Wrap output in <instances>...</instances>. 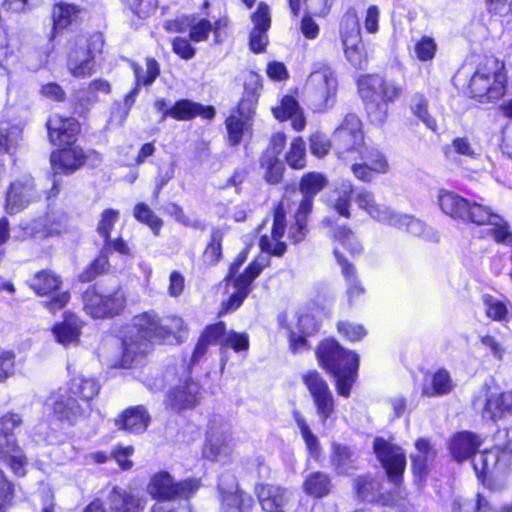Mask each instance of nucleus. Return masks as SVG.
I'll return each instance as SVG.
<instances>
[{"label": "nucleus", "mask_w": 512, "mask_h": 512, "mask_svg": "<svg viewBox=\"0 0 512 512\" xmlns=\"http://www.w3.org/2000/svg\"><path fill=\"white\" fill-rule=\"evenodd\" d=\"M165 329L162 319L153 312L135 316L122 339V365L131 366L138 356L147 352L150 343L165 341Z\"/></svg>", "instance_id": "obj_1"}, {"label": "nucleus", "mask_w": 512, "mask_h": 512, "mask_svg": "<svg viewBox=\"0 0 512 512\" xmlns=\"http://www.w3.org/2000/svg\"><path fill=\"white\" fill-rule=\"evenodd\" d=\"M316 355L320 365L336 378L337 392L349 397L359 367L358 355L345 350L333 339L323 341Z\"/></svg>", "instance_id": "obj_2"}, {"label": "nucleus", "mask_w": 512, "mask_h": 512, "mask_svg": "<svg viewBox=\"0 0 512 512\" xmlns=\"http://www.w3.org/2000/svg\"><path fill=\"white\" fill-rule=\"evenodd\" d=\"M358 87L367 114L376 124L386 120L388 104L396 101L403 91L401 85L386 81L378 75L365 76L359 81Z\"/></svg>", "instance_id": "obj_3"}, {"label": "nucleus", "mask_w": 512, "mask_h": 512, "mask_svg": "<svg viewBox=\"0 0 512 512\" xmlns=\"http://www.w3.org/2000/svg\"><path fill=\"white\" fill-rule=\"evenodd\" d=\"M505 65L495 57H489L472 75L470 93L480 102L500 99L506 90Z\"/></svg>", "instance_id": "obj_4"}, {"label": "nucleus", "mask_w": 512, "mask_h": 512, "mask_svg": "<svg viewBox=\"0 0 512 512\" xmlns=\"http://www.w3.org/2000/svg\"><path fill=\"white\" fill-rule=\"evenodd\" d=\"M441 211L453 220L481 226L489 219L488 206L470 201L453 191L440 190L437 196Z\"/></svg>", "instance_id": "obj_5"}, {"label": "nucleus", "mask_w": 512, "mask_h": 512, "mask_svg": "<svg viewBox=\"0 0 512 512\" xmlns=\"http://www.w3.org/2000/svg\"><path fill=\"white\" fill-rule=\"evenodd\" d=\"M503 434L508 438L503 447L486 449L472 458L473 469L478 479L484 484L505 473L512 464V430H505Z\"/></svg>", "instance_id": "obj_6"}, {"label": "nucleus", "mask_w": 512, "mask_h": 512, "mask_svg": "<svg viewBox=\"0 0 512 512\" xmlns=\"http://www.w3.org/2000/svg\"><path fill=\"white\" fill-rule=\"evenodd\" d=\"M201 482L196 478H188L176 482L168 472H158L152 476L147 486L149 495L161 501L189 499L200 488Z\"/></svg>", "instance_id": "obj_7"}, {"label": "nucleus", "mask_w": 512, "mask_h": 512, "mask_svg": "<svg viewBox=\"0 0 512 512\" xmlns=\"http://www.w3.org/2000/svg\"><path fill=\"white\" fill-rule=\"evenodd\" d=\"M335 151L339 159L357 161L364 149L361 121L355 114H347L334 133Z\"/></svg>", "instance_id": "obj_8"}, {"label": "nucleus", "mask_w": 512, "mask_h": 512, "mask_svg": "<svg viewBox=\"0 0 512 512\" xmlns=\"http://www.w3.org/2000/svg\"><path fill=\"white\" fill-rule=\"evenodd\" d=\"M338 88L337 78L330 67L313 71L306 84L307 97L315 111L333 106Z\"/></svg>", "instance_id": "obj_9"}, {"label": "nucleus", "mask_w": 512, "mask_h": 512, "mask_svg": "<svg viewBox=\"0 0 512 512\" xmlns=\"http://www.w3.org/2000/svg\"><path fill=\"white\" fill-rule=\"evenodd\" d=\"M82 298L85 312L93 318L118 315L123 311L126 303V297L122 289L104 294L96 287H89Z\"/></svg>", "instance_id": "obj_10"}, {"label": "nucleus", "mask_w": 512, "mask_h": 512, "mask_svg": "<svg viewBox=\"0 0 512 512\" xmlns=\"http://www.w3.org/2000/svg\"><path fill=\"white\" fill-rule=\"evenodd\" d=\"M302 380L313 399L321 423L325 425L328 418L335 412L334 396L328 383L317 371L305 373Z\"/></svg>", "instance_id": "obj_11"}, {"label": "nucleus", "mask_w": 512, "mask_h": 512, "mask_svg": "<svg viewBox=\"0 0 512 512\" xmlns=\"http://www.w3.org/2000/svg\"><path fill=\"white\" fill-rule=\"evenodd\" d=\"M239 265L240 263L230 267L228 279L233 280L236 291L229 297L227 302L223 303L221 313L232 312L240 307L250 292L251 283L259 276L265 266L258 261H254L245 269L244 273L234 278Z\"/></svg>", "instance_id": "obj_12"}, {"label": "nucleus", "mask_w": 512, "mask_h": 512, "mask_svg": "<svg viewBox=\"0 0 512 512\" xmlns=\"http://www.w3.org/2000/svg\"><path fill=\"white\" fill-rule=\"evenodd\" d=\"M373 449L389 479L398 487L406 466V457L402 449L380 437L375 438Z\"/></svg>", "instance_id": "obj_13"}, {"label": "nucleus", "mask_w": 512, "mask_h": 512, "mask_svg": "<svg viewBox=\"0 0 512 512\" xmlns=\"http://www.w3.org/2000/svg\"><path fill=\"white\" fill-rule=\"evenodd\" d=\"M111 512H143L146 500L123 488L113 487L108 495ZM83 512H106L103 503L96 499L91 502Z\"/></svg>", "instance_id": "obj_14"}, {"label": "nucleus", "mask_w": 512, "mask_h": 512, "mask_svg": "<svg viewBox=\"0 0 512 512\" xmlns=\"http://www.w3.org/2000/svg\"><path fill=\"white\" fill-rule=\"evenodd\" d=\"M290 199L285 196L274 211L271 236L263 235L260 239L262 251L272 255L282 256L286 252V243L281 241L286 228V213L290 209Z\"/></svg>", "instance_id": "obj_15"}, {"label": "nucleus", "mask_w": 512, "mask_h": 512, "mask_svg": "<svg viewBox=\"0 0 512 512\" xmlns=\"http://www.w3.org/2000/svg\"><path fill=\"white\" fill-rule=\"evenodd\" d=\"M233 451L231 429L228 424H211L203 450L204 456L211 461H225Z\"/></svg>", "instance_id": "obj_16"}, {"label": "nucleus", "mask_w": 512, "mask_h": 512, "mask_svg": "<svg viewBox=\"0 0 512 512\" xmlns=\"http://www.w3.org/2000/svg\"><path fill=\"white\" fill-rule=\"evenodd\" d=\"M68 389H59L53 392L46 400V405L54 415L74 425L87 415V411L81 407Z\"/></svg>", "instance_id": "obj_17"}, {"label": "nucleus", "mask_w": 512, "mask_h": 512, "mask_svg": "<svg viewBox=\"0 0 512 512\" xmlns=\"http://www.w3.org/2000/svg\"><path fill=\"white\" fill-rule=\"evenodd\" d=\"M39 194L31 176H23L11 183L6 194L5 210L9 214H16L36 201Z\"/></svg>", "instance_id": "obj_18"}, {"label": "nucleus", "mask_w": 512, "mask_h": 512, "mask_svg": "<svg viewBox=\"0 0 512 512\" xmlns=\"http://www.w3.org/2000/svg\"><path fill=\"white\" fill-rule=\"evenodd\" d=\"M218 489L223 507L235 508L238 512H251L254 504L253 498L239 489L236 478L232 474L221 475Z\"/></svg>", "instance_id": "obj_19"}, {"label": "nucleus", "mask_w": 512, "mask_h": 512, "mask_svg": "<svg viewBox=\"0 0 512 512\" xmlns=\"http://www.w3.org/2000/svg\"><path fill=\"white\" fill-rule=\"evenodd\" d=\"M47 129L50 142L61 147L71 145L76 141L80 125L73 117L65 118L54 114L47 121Z\"/></svg>", "instance_id": "obj_20"}, {"label": "nucleus", "mask_w": 512, "mask_h": 512, "mask_svg": "<svg viewBox=\"0 0 512 512\" xmlns=\"http://www.w3.org/2000/svg\"><path fill=\"white\" fill-rule=\"evenodd\" d=\"M68 70L77 78L90 76L94 72L95 60L86 38L80 37L70 47L67 61Z\"/></svg>", "instance_id": "obj_21"}, {"label": "nucleus", "mask_w": 512, "mask_h": 512, "mask_svg": "<svg viewBox=\"0 0 512 512\" xmlns=\"http://www.w3.org/2000/svg\"><path fill=\"white\" fill-rule=\"evenodd\" d=\"M91 156L99 158L98 153L93 151L86 155L82 148L75 146L54 151L50 160L55 173L69 174L80 168Z\"/></svg>", "instance_id": "obj_22"}, {"label": "nucleus", "mask_w": 512, "mask_h": 512, "mask_svg": "<svg viewBox=\"0 0 512 512\" xmlns=\"http://www.w3.org/2000/svg\"><path fill=\"white\" fill-rule=\"evenodd\" d=\"M253 29L250 32V49L255 53H261L268 44L267 32L271 26L270 8L264 3L258 4L257 10L252 14Z\"/></svg>", "instance_id": "obj_23"}, {"label": "nucleus", "mask_w": 512, "mask_h": 512, "mask_svg": "<svg viewBox=\"0 0 512 512\" xmlns=\"http://www.w3.org/2000/svg\"><path fill=\"white\" fill-rule=\"evenodd\" d=\"M255 493L265 512H285L292 497L287 489L270 484L257 485Z\"/></svg>", "instance_id": "obj_24"}, {"label": "nucleus", "mask_w": 512, "mask_h": 512, "mask_svg": "<svg viewBox=\"0 0 512 512\" xmlns=\"http://www.w3.org/2000/svg\"><path fill=\"white\" fill-rule=\"evenodd\" d=\"M328 181L326 177L319 172H309L301 178L299 185V193L296 191L292 192L293 198H298V207H301L303 211H312L314 197L327 185Z\"/></svg>", "instance_id": "obj_25"}, {"label": "nucleus", "mask_w": 512, "mask_h": 512, "mask_svg": "<svg viewBox=\"0 0 512 512\" xmlns=\"http://www.w3.org/2000/svg\"><path fill=\"white\" fill-rule=\"evenodd\" d=\"M200 396L198 383L193 380H186L168 393L166 401L174 409H186L196 405Z\"/></svg>", "instance_id": "obj_26"}, {"label": "nucleus", "mask_w": 512, "mask_h": 512, "mask_svg": "<svg viewBox=\"0 0 512 512\" xmlns=\"http://www.w3.org/2000/svg\"><path fill=\"white\" fill-rule=\"evenodd\" d=\"M483 444V438L472 432H459L453 436L450 441V452L453 458L462 462L470 457H474L478 449Z\"/></svg>", "instance_id": "obj_27"}, {"label": "nucleus", "mask_w": 512, "mask_h": 512, "mask_svg": "<svg viewBox=\"0 0 512 512\" xmlns=\"http://www.w3.org/2000/svg\"><path fill=\"white\" fill-rule=\"evenodd\" d=\"M170 118L177 121H189L197 116L211 120L215 116V109L212 106H203L200 103L189 99H181L171 106Z\"/></svg>", "instance_id": "obj_28"}, {"label": "nucleus", "mask_w": 512, "mask_h": 512, "mask_svg": "<svg viewBox=\"0 0 512 512\" xmlns=\"http://www.w3.org/2000/svg\"><path fill=\"white\" fill-rule=\"evenodd\" d=\"M150 417L144 406H133L123 411L115 420V425L130 433H142L149 425Z\"/></svg>", "instance_id": "obj_29"}, {"label": "nucleus", "mask_w": 512, "mask_h": 512, "mask_svg": "<svg viewBox=\"0 0 512 512\" xmlns=\"http://www.w3.org/2000/svg\"><path fill=\"white\" fill-rule=\"evenodd\" d=\"M506 415H512V391L489 394L483 408V417L497 420Z\"/></svg>", "instance_id": "obj_30"}, {"label": "nucleus", "mask_w": 512, "mask_h": 512, "mask_svg": "<svg viewBox=\"0 0 512 512\" xmlns=\"http://www.w3.org/2000/svg\"><path fill=\"white\" fill-rule=\"evenodd\" d=\"M355 201L359 208L365 210L374 220L386 224L392 216L393 210L375 201L374 194L366 189H360L356 193Z\"/></svg>", "instance_id": "obj_31"}, {"label": "nucleus", "mask_w": 512, "mask_h": 512, "mask_svg": "<svg viewBox=\"0 0 512 512\" xmlns=\"http://www.w3.org/2000/svg\"><path fill=\"white\" fill-rule=\"evenodd\" d=\"M274 116L280 121L290 119L295 130L301 131L305 127V118L298 102L292 96H285L279 107L273 108Z\"/></svg>", "instance_id": "obj_32"}, {"label": "nucleus", "mask_w": 512, "mask_h": 512, "mask_svg": "<svg viewBox=\"0 0 512 512\" xmlns=\"http://www.w3.org/2000/svg\"><path fill=\"white\" fill-rule=\"evenodd\" d=\"M386 224L418 237H428L430 234V228L423 221L408 214L395 212L394 210Z\"/></svg>", "instance_id": "obj_33"}, {"label": "nucleus", "mask_w": 512, "mask_h": 512, "mask_svg": "<svg viewBox=\"0 0 512 512\" xmlns=\"http://www.w3.org/2000/svg\"><path fill=\"white\" fill-rule=\"evenodd\" d=\"M23 127L24 124L18 121L12 124L8 121L0 123V147L4 148L5 152L12 155L23 141Z\"/></svg>", "instance_id": "obj_34"}, {"label": "nucleus", "mask_w": 512, "mask_h": 512, "mask_svg": "<svg viewBox=\"0 0 512 512\" xmlns=\"http://www.w3.org/2000/svg\"><path fill=\"white\" fill-rule=\"evenodd\" d=\"M22 423V416L15 412H7L0 417V447L16 449L17 441L14 432L21 427Z\"/></svg>", "instance_id": "obj_35"}, {"label": "nucleus", "mask_w": 512, "mask_h": 512, "mask_svg": "<svg viewBox=\"0 0 512 512\" xmlns=\"http://www.w3.org/2000/svg\"><path fill=\"white\" fill-rule=\"evenodd\" d=\"M334 254L346 280L348 297L353 300L364 293V287L358 280L355 267L339 252L338 248L334 249Z\"/></svg>", "instance_id": "obj_36"}, {"label": "nucleus", "mask_w": 512, "mask_h": 512, "mask_svg": "<svg viewBox=\"0 0 512 512\" xmlns=\"http://www.w3.org/2000/svg\"><path fill=\"white\" fill-rule=\"evenodd\" d=\"M53 334L62 345H70L78 342L80 334V323L76 316L69 315L54 325Z\"/></svg>", "instance_id": "obj_37"}, {"label": "nucleus", "mask_w": 512, "mask_h": 512, "mask_svg": "<svg viewBox=\"0 0 512 512\" xmlns=\"http://www.w3.org/2000/svg\"><path fill=\"white\" fill-rule=\"evenodd\" d=\"M332 489V481L328 474L317 471L309 474L303 483L304 492L314 498L327 496Z\"/></svg>", "instance_id": "obj_38"}, {"label": "nucleus", "mask_w": 512, "mask_h": 512, "mask_svg": "<svg viewBox=\"0 0 512 512\" xmlns=\"http://www.w3.org/2000/svg\"><path fill=\"white\" fill-rule=\"evenodd\" d=\"M435 456V451L427 439L420 438L415 443V453L411 454L414 473L422 477L428 469V462Z\"/></svg>", "instance_id": "obj_39"}, {"label": "nucleus", "mask_w": 512, "mask_h": 512, "mask_svg": "<svg viewBox=\"0 0 512 512\" xmlns=\"http://www.w3.org/2000/svg\"><path fill=\"white\" fill-rule=\"evenodd\" d=\"M342 45L354 44L362 40L359 19L354 9H349L340 22Z\"/></svg>", "instance_id": "obj_40"}, {"label": "nucleus", "mask_w": 512, "mask_h": 512, "mask_svg": "<svg viewBox=\"0 0 512 512\" xmlns=\"http://www.w3.org/2000/svg\"><path fill=\"white\" fill-rule=\"evenodd\" d=\"M454 388V382L450 373L441 368L437 370L430 378V384L425 385L423 394L429 397L441 396L450 393Z\"/></svg>", "instance_id": "obj_41"}, {"label": "nucleus", "mask_w": 512, "mask_h": 512, "mask_svg": "<svg viewBox=\"0 0 512 512\" xmlns=\"http://www.w3.org/2000/svg\"><path fill=\"white\" fill-rule=\"evenodd\" d=\"M61 284V278L51 270L39 271L30 279L31 288L39 295L52 293L58 290Z\"/></svg>", "instance_id": "obj_42"}, {"label": "nucleus", "mask_w": 512, "mask_h": 512, "mask_svg": "<svg viewBox=\"0 0 512 512\" xmlns=\"http://www.w3.org/2000/svg\"><path fill=\"white\" fill-rule=\"evenodd\" d=\"M68 390L73 395L79 396L82 400L90 401L98 395L100 384L94 378H87L80 375L71 380Z\"/></svg>", "instance_id": "obj_43"}, {"label": "nucleus", "mask_w": 512, "mask_h": 512, "mask_svg": "<svg viewBox=\"0 0 512 512\" xmlns=\"http://www.w3.org/2000/svg\"><path fill=\"white\" fill-rule=\"evenodd\" d=\"M257 90V83H255L254 86H251V84H246L243 97L233 114H236L237 116L251 122L255 115V110L258 103Z\"/></svg>", "instance_id": "obj_44"}, {"label": "nucleus", "mask_w": 512, "mask_h": 512, "mask_svg": "<svg viewBox=\"0 0 512 512\" xmlns=\"http://www.w3.org/2000/svg\"><path fill=\"white\" fill-rule=\"evenodd\" d=\"M481 299L488 318L498 322H508L510 320L512 313L506 302L490 294L482 295Z\"/></svg>", "instance_id": "obj_45"}, {"label": "nucleus", "mask_w": 512, "mask_h": 512, "mask_svg": "<svg viewBox=\"0 0 512 512\" xmlns=\"http://www.w3.org/2000/svg\"><path fill=\"white\" fill-rule=\"evenodd\" d=\"M226 20L219 19L214 23H211L207 19H199L197 22L191 25L190 39L194 42H201L208 39L209 33L214 32L215 37H218V31L226 26Z\"/></svg>", "instance_id": "obj_46"}, {"label": "nucleus", "mask_w": 512, "mask_h": 512, "mask_svg": "<svg viewBox=\"0 0 512 512\" xmlns=\"http://www.w3.org/2000/svg\"><path fill=\"white\" fill-rule=\"evenodd\" d=\"M335 199L333 207L339 215L348 218L350 216L349 208L351 206V197L353 193V185L350 181H342L339 187L334 191Z\"/></svg>", "instance_id": "obj_47"}, {"label": "nucleus", "mask_w": 512, "mask_h": 512, "mask_svg": "<svg viewBox=\"0 0 512 512\" xmlns=\"http://www.w3.org/2000/svg\"><path fill=\"white\" fill-rule=\"evenodd\" d=\"M225 125L230 145L236 146L241 143L244 133L247 132L251 126V122L232 113L226 119Z\"/></svg>", "instance_id": "obj_48"}, {"label": "nucleus", "mask_w": 512, "mask_h": 512, "mask_svg": "<svg viewBox=\"0 0 512 512\" xmlns=\"http://www.w3.org/2000/svg\"><path fill=\"white\" fill-rule=\"evenodd\" d=\"M352 451L340 444H332V464L339 474H347L353 466Z\"/></svg>", "instance_id": "obj_49"}, {"label": "nucleus", "mask_w": 512, "mask_h": 512, "mask_svg": "<svg viewBox=\"0 0 512 512\" xmlns=\"http://www.w3.org/2000/svg\"><path fill=\"white\" fill-rule=\"evenodd\" d=\"M79 9L72 4L59 3L53 8V24L56 30H62L77 17Z\"/></svg>", "instance_id": "obj_50"}, {"label": "nucleus", "mask_w": 512, "mask_h": 512, "mask_svg": "<svg viewBox=\"0 0 512 512\" xmlns=\"http://www.w3.org/2000/svg\"><path fill=\"white\" fill-rule=\"evenodd\" d=\"M410 109L425 126L436 132V120L428 112V101L422 94H415L411 99Z\"/></svg>", "instance_id": "obj_51"}, {"label": "nucleus", "mask_w": 512, "mask_h": 512, "mask_svg": "<svg viewBox=\"0 0 512 512\" xmlns=\"http://www.w3.org/2000/svg\"><path fill=\"white\" fill-rule=\"evenodd\" d=\"M355 489L360 499L367 502L380 501V485L369 477H359L355 480Z\"/></svg>", "instance_id": "obj_52"}, {"label": "nucleus", "mask_w": 512, "mask_h": 512, "mask_svg": "<svg viewBox=\"0 0 512 512\" xmlns=\"http://www.w3.org/2000/svg\"><path fill=\"white\" fill-rule=\"evenodd\" d=\"M261 167L265 169V179L272 184L281 181L284 171V164L275 156L267 151L261 159Z\"/></svg>", "instance_id": "obj_53"}, {"label": "nucleus", "mask_w": 512, "mask_h": 512, "mask_svg": "<svg viewBox=\"0 0 512 512\" xmlns=\"http://www.w3.org/2000/svg\"><path fill=\"white\" fill-rule=\"evenodd\" d=\"M311 211H303L301 207H298L294 215V223L290 225L288 230V239L294 244H297L305 239L308 228H307V217Z\"/></svg>", "instance_id": "obj_54"}, {"label": "nucleus", "mask_w": 512, "mask_h": 512, "mask_svg": "<svg viewBox=\"0 0 512 512\" xmlns=\"http://www.w3.org/2000/svg\"><path fill=\"white\" fill-rule=\"evenodd\" d=\"M347 61L357 69H365L368 63V55L363 41L354 44L342 45Z\"/></svg>", "instance_id": "obj_55"}, {"label": "nucleus", "mask_w": 512, "mask_h": 512, "mask_svg": "<svg viewBox=\"0 0 512 512\" xmlns=\"http://www.w3.org/2000/svg\"><path fill=\"white\" fill-rule=\"evenodd\" d=\"M134 217L151 228L155 235L159 234L163 221L145 203H138L134 207Z\"/></svg>", "instance_id": "obj_56"}, {"label": "nucleus", "mask_w": 512, "mask_h": 512, "mask_svg": "<svg viewBox=\"0 0 512 512\" xmlns=\"http://www.w3.org/2000/svg\"><path fill=\"white\" fill-rule=\"evenodd\" d=\"M334 240L339 242L351 255L356 256L361 254L363 248L360 242L355 237L354 233L346 226H341L335 229L333 234Z\"/></svg>", "instance_id": "obj_57"}, {"label": "nucleus", "mask_w": 512, "mask_h": 512, "mask_svg": "<svg viewBox=\"0 0 512 512\" xmlns=\"http://www.w3.org/2000/svg\"><path fill=\"white\" fill-rule=\"evenodd\" d=\"M0 458L4 459L9 464L15 474L24 475V466L26 464V458L20 450L19 445L16 443V449L10 447H0Z\"/></svg>", "instance_id": "obj_58"}, {"label": "nucleus", "mask_w": 512, "mask_h": 512, "mask_svg": "<svg viewBox=\"0 0 512 512\" xmlns=\"http://www.w3.org/2000/svg\"><path fill=\"white\" fill-rule=\"evenodd\" d=\"M297 427L312 457H317L320 452V444L317 437L312 433L309 425L299 412L294 414Z\"/></svg>", "instance_id": "obj_59"}, {"label": "nucleus", "mask_w": 512, "mask_h": 512, "mask_svg": "<svg viewBox=\"0 0 512 512\" xmlns=\"http://www.w3.org/2000/svg\"><path fill=\"white\" fill-rule=\"evenodd\" d=\"M160 69L156 60L148 58L146 60L145 68L138 65L134 66V74L136 78V85H151L159 75Z\"/></svg>", "instance_id": "obj_60"}, {"label": "nucleus", "mask_w": 512, "mask_h": 512, "mask_svg": "<svg viewBox=\"0 0 512 512\" xmlns=\"http://www.w3.org/2000/svg\"><path fill=\"white\" fill-rule=\"evenodd\" d=\"M306 145L302 138H295L286 155L288 165L294 169H302L306 165Z\"/></svg>", "instance_id": "obj_61"}, {"label": "nucleus", "mask_w": 512, "mask_h": 512, "mask_svg": "<svg viewBox=\"0 0 512 512\" xmlns=\"http://www.w3.org/2000/svg\"><path fill=\"white\" fill-rule=\"evenodd\" d=\"M488 213L490 214L489 219L483 221L482 225L493 226L492 234L494 239L499 243H505L511 236L507 223L500 215L494 213L490 207H488Z\"/></svg>", "instance_id": "obj_62"}, {"label": "nucleus", "mask_w": 512, "mask_h": 512, "mask_svg": "<svg viewBox=\"0 0 512 512\" xmlns=\"http://www.w3.org/2000/svg\"><path fill=\"white\" fill-rule=\"evenodd\" d=\"M451 152L467 157L469 159H476L479 155L476 146L470 141L468 137L454 138L451 144L446 147V154L448 155Z\"/></svg>", "instance_id": "obj_63"}, {"label": "nucleus", "mask_w": 512, "mask_h": 512, "mask_svg": "<svg viewBox=\"0 0 512 512\" xmlns=\"http://www.w3.org/2000/svg\"><path fill=\"white\" fill-rule=\"evenodd\" d=\"M119 220V211L115 209H105L101 215L97 224V233L101 236L104 241L110 238L111 230L113 229L116 222Z\"/></svg>", "instance_id": "obj_64"}]
</instances>
